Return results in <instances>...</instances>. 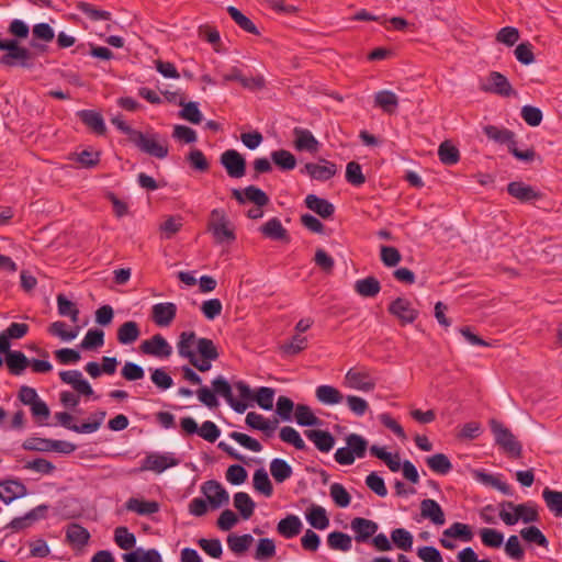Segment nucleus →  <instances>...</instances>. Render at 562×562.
I'll return each instance as SVG.
<instances>
[{
	"label": "nucleus",
	"mask_w": 562,
	"mask_h": 562,
	"mask_svg": "<svg viewBox=\"0 0 562 562\" xmlns=\"http://www.w3.org/2000/svg\"><path fill=\"white\" fill-rule=\"evenodd\" d=\"M195 347L200 357L205 360H217L220 357L215 344L209 338H198Z\"/></svg>",
	"instance_id": "59"
},
{
	"label": "nucleus",
	"mask_w": 562,
	"mask_h": 562,
	"mask_svg": "<svg viewBox=\"0 0 562 562\" xmlns=\"http://www.w3.org/2000/svg\"><path fill=\"white\" fill-rule=\"evenodd\" d=\"M499 518L507 525L514 526L519 520L525 524L539 520V514L536 504L528 502L514 504L513 502H503L501 504Z\"/></svg>",
	"instance_id": "1"
},
{
	"label": "nucleus",
	"mask_w": 562,
	"mask_h": 562,
	"mask_svg": "<svg viewBox=\"0 0 562 562\" xmlns=\"http://www.w3.org/2000/svg\"><path fill=\"white\" fill-rule=\"evenodd\" d=\"M271 159L281 170H292L296 166V158L285 149L273 150Z\"/></svg>",
	"instance_id": "50"
},
{
	"label": "nucleus",
	"mask_w": 562,
	"mask_h": 562,
	"mask_svg": "<svg viewBox=\"0 0 562 562\" xmlns=\"http://www.w3.org/2000/svg\"><path fill=\"white\" fill-rule=\"evenodd\" d=\"M228 177L239 179L246 175V159L235 149L225 150L220 157Z\"/></svg>",
	"instance_id": "8"
},
{
	"label": "nucleus",
	"mask_w": 562,
	"mask_h": 562,
	"mask_svg": "<svg viewBox=\"0 0 562 562\" xmlns=\"http://www.w3.org/2000/svg\"><path fill=\"white\" fill-rule=\"evenodd\" d=\"M295 420L297 425L304 427L321 426L323 420L315 416L310 406L304 404H297L294 412Z\"/></svg>",
	"instance_id": "35"
},
{
	"label": "nucleus",
	"mask_w": 562,
	"mask_h": 562,
	"mask_svg": "<svg viewBox=\"0 0 562 562\" xmlns=\"http://www.w3.org/2000/svg\"><path fill=\"white\" fill-rule=\"evenodd\" d=\"M246 200L252 202L256 206L262 207L269 203V196L265 191L255 187L248 186L245 188Z\"/></svg>",
	"instance_id": "64"
},
{
	"label": "nucleus",
	"mask_w": 562,
	"mask_h": 562,
	"mask_svg": "<svg viewBox=\"0 0 562 562\" xmlns=\"http://www.w3.org/2000/svg\"><path fill=\"white\" fill-rule=\"evenodd\" d=\"M307 347V339L301 335H294L292 339L280 346V350L284 356L291 357L300 353Z\"/></svg>",
	"instance_id": "54"
},
{
	"label": "nucleus",
	"mask_w": 562,
	"mask_h": 562,
	"mask_svg": "<svg viewBox=\"0 0 562 562\" xmlns=\"http://www.w3.org/2000/svg\"><path fill=\"white\" fill-rule=\"evenodd\" d=\"M270 472L278 483H282L290 479L293 471L291 465L283 459L276 458L270 462Z\"/></svg>",
	"instance_id": "42"
},
{
	"label": "nucleus",
	"mask_w": 562,
	"mask_h": 562,
	"mask_svg": "<svg viewBox=\"0 0 562 562\" xmlns=\"http://www.w3.org/2000/svg\"><path fill=\"white\" fill-rule=\"evenodd\" d=\"M274 390L268 386L259 387L254 395V401L265 411H270L273 407Z\"/></svg>",
	"instance_id": "61"
},
{
	"label": "nucleus",
	"mask_w": 562,
	"mask_h": 562,
	"mask_svg": "<svg viewBox=\"0 0 562 562\" xmlns=\"http://www.w3.org/2000/svg\"><path fill=\"white\" fill-rule=\"evenodd\" d=\"M177 305L172 302H164L154 304L151 307V321L158 327H168L177 316Z\"/></svg>",
	"instance_id": "13"
},
{
	"label": "nucleus",
	"mask_w": 562,
	"mask_h": 562,
	"mask_svg": "<svg viewBox=\"0 0 562 562\" xmlns=\"http://www.w3.org/2000/svg\"><path fill=\"white\" fill-rule=\"evenodd\" d=\"M26 494V486L19 480H5L0 482V499L5 504H10Z\"/></svg>",
	"instance_id": "15"
},
{
	"label": "nucleus",
	"mask_w": 562,
	"mask_h": 562,
	"mask_svg": "<svg viewBox=\"0 0 562 562\" xmlns=\"http://www.w3.org/2000/svg\"><path fill=\"white\" fill-rule=\"evenodd\" d=\"M346 180L355 187H360L366 182V177L359 162L350 161L347 164Z\"/></svg>",
	"instance_id": "62"
},
{
	"label": "nucleus",
	"mask_w": 562,
	"mask_h": 562,
	"mask_svg": "<svg viewBox=\"0 0 562 562\" xmlns=\"http://www.w3.org/2000/svg\"><path fill=\"white\" fill-rule=\"evenodd\" d=\"M315 396L317 401L324 405H337L345 398L338 389L327 384L317 386L315 390Z\"/></svg>",
	"instance_id": "31"
},
{
	"label": "nucleus",
	"mask_w": 562,
	"mask_h": 562,
	"mask_svg": "<svg viewBox=\"0 0 562 562\" xmlns=\"http://www.w3.org/2000/svg\"><path fill=\"white\" fill-rule=\"evenodd\" d=\"M104 344V333L101 329H89L80 344L83 350H92L102 347Z\"/></svg>",
	"instance_id": "57"
},
{
	"label": "nucleus",
	"mask_w": 562,
	"mask_h": 562,
	"mask_svg": "<svg viewBox=\"0 0 562 562\" xmlns=\"http://www.w3.org/2000/svg\"><path fill=\"white\" fill-rule=\"evenodd\" d=\"M179 105L182 106V110L180 111V116L183 120H187L193 124H199L202 121V113L199 110L196 102L186 103L184 98H180Z\"/></svg>",
	"instance_id": "53"
},
{
	"label": "nucleus",
	"mask_w": 562,
	"mask_h": 562,
	"mask_svg": "<svg viewBox=\"0 0 562 562\" xmlns=\"http://www.w3.org/2000/svg\"><path fill=\"white\" fill-rule=\"evenodd\" d=\"M252 541L254 538L249 533H245L241 536L229 535L227 537V546L229 550L233 551L235 554L245 553L251 546Z\"/></svg>",
	"instance_id": "45"
},
{
	"label": "nucleus",
	"mask_w": 562,
	"mask_h": 562,
	"mask_svg": "<svg viewBox=\"0 0 562 562\" xmlns=\"http://www.w3.org/2000/svg\"><path fill=\"white\" fill-rule=\"evenodd\" d=\"M59 378L64 383L71 385L79 394L86 396H91L93 394L91 385L86 379H83L82 373L79 370L60 371Z\"/></svg>",
	"instance_id": "14"
},
{
	"label": "nucleus",
	"mask_w": 562,
	"mask_h": 562,
	"mask_svg": "<svg viewBox=\"0 0 562 562\" xmlns=\"http://www.w3.org/2000/svg\"><path fill=\"white\" fill-rule=\"evenodd\" d=\"M227 12L231 15V18L234 20V22L245 32L258 35L259 31L257 26L254 24V22L247 18L241 11H239L237 8L229 5L227 8Z\"/></svg>",
	"instance_id": "44"
},
{
	"label": "nucleus",
	"mask_w": 562,
	"mask_h": 562,
	"mask_svg": "<svg viewBox=\"0 0 562 562\" xmlns=\"http://www.w3.org/2000/svg\"><path fill=\"white\" fill-rule=\"evenodd\" d=\"M344 385L349 389L371 392L375 389L376 381L371 375L369 370L364 368H351L347 371L344 378Z\"/></svg>",
	"instance_id": "5"
},
{
	"label": "nucleus",
	"mask_w": 562,
	"mask_h": 562,
	"mask_svg": "<svg viewBox=\"0 0 562 562\" xmlns=\"http://www.w3.org/2000/svg\"><path fill=\"white\" fill-rule=\"evenodd\" d=\"M125 507L130 512L146 516L159 512V504L156 501H143L135 497L130 498Z\"/></svg>",
	"instance_id": "34"
},
{
	"label": "nucleus",
	"mask_w": 562,
	"mask_h": 562,
	"mask_svg": "<svg viewBox=\"0 0 562 562\" xmlns=\"http://www.w3.org/2000/svg\"><path fill=\"white\" fill-rule=\"evenodd\" d=\"M374 106L384 113L394 114L398 106V97L391 90H381L374 94Z\"/></svg>",
	"instance_id": "27"
},
{
	"label": "nucleus",
	"mask_w": 562,
	"mask_h": 562,
	"mask_svg": "<svg viewBox=\"0 0 562 562\" xmlns=\"http://www.w3.org/2000/svg\"><path fill=\"white\" fill-rule=\"evenodd\" d=\"M279 437L283 442L292 445L297 450H305L306 445L296 429L284 426L280 429Z\"/></svg>",
	"instance_id": "51"
},
{
	"label": "nucleus",
	"mask_w": 562,
	"mask_h": 562,
	"mask_svg": "<svg viewBox=\"0 0 562 562\" xmlns=\"http://www.w3.org/2000/svg\"><path fill=\"white\" fill-rule=\"evenodd\" d=\"M76 8L87 15L91 21L110 20L111 13L109 11L97 9L94 5L88 2L79 1Z\"/></svg>",
	"instance_id": "60"
},
{
	"label": "nucleus",
	"mask_w": 562,
	"mask_h": 562,
	"mask_svg": "<svg viewBox=\"0 0 562 562\" xmlns=\"http://www.w3.org/2000/svg\"><path fill=\"white\" fill-rule=\"evenodd\" d=\"M474 477L477 482H480L483 485L491 486L504 495H512L513 490L510 485H508L506 482L502 481L498 475L490 474L484 471H475Z\"/></svg>",
	"instance_id": "30"
},
{
	"label": "nucleus",
	"mask_w": 562,
	"mask_h": 562,
	"mask_svg": "<svg viewBox=\"0 0 562 562\" xmlns=\"http://www.w3.org/2000/svg\"><path fill=\"white\" fill-rule=\"evenodd\" d=\"M245 422L247 426L252 429L263 431L268 437H270L278 427L277 419L270 422L256 412H249L246 415Z\"/></svg>",
	"instance_id": "23"
},
{
	"label": "nucleus",
	"mask_w": 562,
	"mask_h": 562,
	"mask_svg": "<svg viewBox=\"0 0 562 562\" xmlns=\"http://www.w3.org/2000/svg\"><path fill=\"white\" fill-rule=\"evenodd\" d=\"M207 229L217 244L232 243L236 239L231 222L223 210L214 209L211 212Z\"/></svg>",
	"instance_id": "2"
},
{
	"label": "nucleus",
	"mask_w": 562,
	"mask_h": 562,
	"mask_svg": "<svg viewBox=\"0 0 562 562\" xmlns=\"http://www.w3.org/2000/svg\"><path fill=\"white\" fill-rule=\"evenodd\" d=\"M420 516L429 519L432 524L441 526L445 524V513L440 505L431 498L423 499L420 503Z\"/></svg>",
	"instance_id": "18"
},
{
	"label": "nucleus",
	"mask_w": 562,
	"mask_h": 562,
	"mask_svg": "<svg viewBox=\"0 0 562 562\" xmlns=\"http://www.w3.org/2000/svg\"><path fill=\"white\" fill-rule=\"evenodd\" d=\"M319 162L321 164H305V166L301 169V172L317 181H327L336 176L338 168L335 162L324 158H321Z\"/></svg>",
	"instance_id": "10"
},
{
	"label": "nucleus",
	"mask_w": 562,
	"mask_h": 562,
	"mask_svg": "<svg viewBox=\"0 0 562 562\" xmlns=\"http://www.w3.org/2000/svg\"><path fill=\"white\" fill-rule=\"evenodd\" d=\"M429 469L438 474L445 475L452 470V463L443 453H436L426 459Z\"/></svg>",
	"instance_id": "43"
},
{
	"label": "nucleus",
	"mask_w": 562,
	"mask_h": 562,
	"mask_svg": "<svg viewBox=\"0 0 562 562\" xmlns=\"http://www.w3.org/2000/svg\"><path fill=\"white\" fill-rule=\"evenodd\" d=\"M180 463V460L175 457L173 453H149L143 460L140 470L142 471H153L157 474L162 473L165 470L177 467Z\"/></svg>",
	"instance_id": "7"
},
{
	"label": "nucleus",
	"mask_w": 562,
	"mask_h": 562,
	"mask_svg": "<svg viewBox=\"0 0 562 562\" xmlns=\"http://www.w3.org/2000/svg\"><path fill=\"white\" fill-rule=\"evenodd\" d=\"M442 536L460 539L469 542L473 539L471 527L463 522H453L449 528L445 529Z\"/></svg>",
	"instance_id": "46"
},
{
	"label": "nucleus",
	"mask_w": 562,
	"mask_h": 562,
	"mask_svg": "<svg viewBox=\"0 0 562 562\" xmlns=\"http://www.w3.org/2000/svg\"><path fill=\"white\" fill-rule=\"evenodd\" d=\"M139 350L144 355L156 358H168L172 353V347L160 334L144 340L139 346Z\"/></svg>",
	"instance_id": "12"
},
{
	"label": "nucleus",
	"mask_w": 562,
	"mask_h": 562,
	"mask_svg": "<svg viewBox=\"0 0 562 562\" xmlns=\"http://www.w3.org/2000/svg\"><path fill=\"white\" fill-rule=\"evenodd\" d=\"M389 313L398 318L402 325L412 324L418 317V311L413 307L411 301L397 297L389 305Z\"/></svg>",
	"instance_id": "11"
},
{
	"label": "nucleus",
	"mask_w": 562,
	"mask_h": 562,
	"mask_svg": "<svg viewBox=\"0 0 562 562\" xmlns=\"http://www.w3.org/2000/svg\"><path fill=\"white\" fill-rule=\"evenodd\" d=\"M131 143H133L143 153L158 159H164L168 156L167 143L166 140L159 142V136L157 134H144L138 131L137 133H134V137Z\"/></svg>",
	"instance_id": "3"
},
{
	"label": "nucleus",
	"mask_w": 562,
	"mask_h": 562,
	"mask_svg": "<svg viewBox=\"0 0 562 562\" xmlns=\"http://www.w3.org/2000/svg\"><path fill=\"white\" fill-rule=\"evenodd\" d=\"M90 539V532L79 524L71 522L66 528V540L74 547H85Z\"/></svg>",
	"instance_id": "24"
},
{
	"label": "nucleus",
	"mask_w": 562,
	"mask_h": 562,
	"mask_svg": "<svg viewBox=\"0 0 562 562\" xmlns=\"http://www.w3.org/2000/svg\"><path fill=\"white\" fill-rule=\"evenodd\" d=\"M293 135L294 147L300 151L316 153L319 147L318 140L314 137L311 131L302 127H294Z\"/></svg>",
	"instance_id": "16"
},
{
	"label": "nucleus",
	"mask_w": 562,
	"mask_h": 562,
	"mask_svg": "<svg viewBox=\"0 0 562 562\" xmlns=\"http://www.w3.org/2000/svg\"><path fill=\"white\" fill-rule=\"evenodd\" d=\"M201 492L206 497L210 506L213 509H217L222 506H225L229 502L228 492L223 487V485L215 481L209 480L204 482L201 486Z\"/></svg>",
	"instance_id": "9"
},
{
	"label": "nucleus",
	"mask_w": 562,
	"mask_h": 562,
	"mask_svg": "<svg viewBox=\"0 0 562 562\" xmlns=\"http://www.w3.org/2000/svg\"><path fill=\"white\" fill-rule=\"evenodd\" d=\"M507 191L512 196L521 202H528L540 198V194L535 191L532 187L518 181L508 183Z\"/></svg>",
	"instance_id": "32"
},
{
	"label": "nucleus",
	"mask_w": 562,
	"mask_h": 562,
	"mask_svg": "<svg viewBox=\"0 0 562 562\" xmlns=\"http://www.w3.org/2000/svg\"><path fill=\"white\" fill-rule=\"evenodd\" d=\"M393 543L403 551H409L413 547V536L404 528H396L391 532Z\"/></svg>",
	"instance_id": "58"
},
{
	"label": "nucleus",
	"mask_w": 562,
	"mask_h": 562,
	"mask_svg": "<svg viewBox=\"0 0 562 562\" xmlns=\"http://www.w3.org/2000/svg\"><path fill=\"white\" fill-rule=\"evenodd\" d=\"M304 435L315 445L321 452H329L335 445L334 436L326 430L308 429Z\"/></svg>",
	"instance_id": "19"
},
{
	"label": "nucleus",
	"mask_w": 562,
	"mask_h": 562,
	"mask_svg": "<svg viewBox=\"0 0 562 562\" xmlns=\"http://www.w3.org/2000/svg\"><path fill=\"white\" fill-rule=\"evenodd\" d=\"M303 524L296 515H288L277 525V532L285 539H292L300 535Z\"/></svg>",
	"instance_id": "20"
},
{
	"label": "nucleus",
	"mask_w": 562,
	"mask_h": 562,
	"mask_svg": "<svg viewBox=\"0 0 562 562\" xmlns=\"http://www.w3.org/2000/svg\"><path fill=\"white\" fill-rule=\"evenodd\" d=\"M329 495L336 506L346 508L350 505L351 496L345 486L340 483H333L329 487Z\"/></svg>",
	"instance_id": "52"
},
{
	"label": "nucleus",
	"mask_w": 562,
	"mask_h": 562,
	"mask_svg": "<svg viewBox=\"0 0 562 562\" xmlns=\"http://www.w3.org/2000/svg\"><path fill=\"white\" fill-rule=\"evenodd\" d=\"M490 427L498 446L515 458L521 456L522 447L508 428L496 419L490 422Z\"/></svg>",
	"instance_id": "4"
},
{
	"label": "nucleus",
	"mask_w": 562,
	"mask_h": 562,
	"mask_svg": "<svg viewBox=\"0 0 562 562\" xmlns=\"http://www.w3.org/2000/svg\"><path fill=\"white\" fill-rule=\"evenodd\" d=\"M4 360L10 374L15 376L22 375L30 367V359L20 350L8 353Z\"/></svg>",
	"instance_id": "25"
},
{
	"label": "nucleus",
	"mask_w": 562,
	"mask_h": 562,
	"mask_svg": "<svg viewBox=\"0 0 562 562\" xmlns=\"http://www.w3.org/2000/svg\"><path fill=\"white\" fill-rule=\"evenodd\" d=\"M346 445L350 449L351 454L356 458H364L368 449V440L358 434H349L346 437Z\"/></svg>",
	"instance_id": "47"
},
{
	"label": "nucleus",
	"mask_w": 562,
	"mask_h": 562,
	"mask_svg": "<svg viewBox=\"0 0 562 562\" xmlns=\"http://www.w3.org/2000/svg\"><path fill=\"white\" fill-rule=\"evenodd\" d=\"M327 544L331 550L347 552L351 550L352 539L341 531H333L327 536Z\"/></svg>",
	"instance_id": "41"
},
{
	"label": "nucleus",
	"mask_w": 562,
	"mask_h": 562,
	"mask_svg": "<svg viewBox=\"0 0 562 562\" xmlns=\"http://www.w3.org/2000/svg\"><path fill=\"white\" fill-rule=\"evenodd\" d=\"M276 555V543L270 538H261L257 543L255 559L258 561H267Z\"/></svg>",
	"instance_id": "55"
},
{
	"label": "nucleus",
	"mask_w": 562,
	"mask_h": 562,
	"mask_svg": "<svg viewBox=\"0 0 562 562\" xmlns=\"http://www.w3.org/2000/svg\"><path fill=\"white\" fill-rule=\"evenodd\" d=\"M56 301L58 314L64 317H69L72 323H78L80 312L77 305L69 301L64 294H58Z\"/></svg>",
	"instance_id": "40"
},
{
	"label": "nucleus",
	"mask_w": 562,
	"mask_h": 562,
	"mask_svg": "<svg viewBox=\"0 0 562 562\" xmlns=\"http://www.w3.org/2000/svg\"><path fill=\"white\" fill-rule=\"evenodd\" d=\"M114 541L121 549L131 550L136 544V537L126 527L121 526L114 530Z\"/></svg>",
	"instance_id": "56"
},
{
	"label": "nucleus",
	"mask_w": 562,
	"mask_h": 562,
	"mask_svg": "<svg viewBox=\"0 0 562 562\" xmlns=\"http://www.w3.org/2000/svg\"><path fill=\"white\" fill-rule=\"evenodd\" d=\"M234 506L244 519H249L254 514L256 504L247 493L238 492L234 495Z\"/></svg>",
	"instance_id": "39"
},
{
	"label": "nucleus",
	"mask_w": 562,
	"mask_h": 562,
	"mask_svg": "<svg viewBox=\"0 0 562 562\" xmlns=\"http://www.w3.org/2000/svg\"><path fill=\"white\" fill-rule=\"evenodd\" d=\"M306 520L308 524L318 530H324L329 526V518L326 510L319 505H312L306 513Z\"/></svg>",
	"instance_id": "36"
},
{
	"label": "nucleus",
	"mask_w": 562,
	"mask_h": 562,
	"mask_svg": "<svg viewBox=\"0 0 562 562\" xmlns=\"http://www.w3.org/2000/svg\"><path fill=\"white\" fill-rule=\"evenodd\" d=\"M254 487L266 497H270L272 495L273 486L263 468L256 470L254 473Z\"/></svg>",
	"instance_id": "49"
},
{
	"label": "nucleus",
	"mask_w": 562,
	"mask_h": 562,
	"mask_svg": "<svg viewBox=\"0 0 562 562\" xmlns=\"http://www.w3.org/2000/svg\"><path fill=\"white\" fill-rule=\"evenodd\" d=\"M480 89L504 98L516 94L508 79L499 71H491L485 81L481 82Z\"/></svg>",
	"instance_id": "6"
},
{
	"label": "nucleus",
	"mask_w": 562,
	"mask_h": 562,
	"mask_svg": "<svg viewBox=\"0 0 562 562\" xmlns=\"http://www.w3.org/2000/svg\"><path fill=\"white\" fill-rule=\"evenodd\" d=\"M304 202L307 209L312 210L323 218H329L335 213V206L333 203L315 194H308Z\"/></svg>",
	"instance_id": "21"
},
{
	"label": "nucleus",
	"mask_w": 562,
	"mask_h": 562,
	"mask_svg": "<svg viewBox=\"0 0 562 562\" xmlns=\"http://www.w3.org/2000/svg\"><path fill=\"white\" fill-rule=\"evenodd\" d=\"M260 232L272 240L290 241L289 233L278 217L270 218L260 227Z\"/></svg>",
	"instance_id": "22"
},
{
	"label": "nucleus",
	"mask_w": 562,
	"mask_h": 562,
	"mask_svg": "<svg viewBox=\"0 0 562 562\" xmlns=\"http://www.w3.org/2000/svg\"><path fill=\"white\" fill-rule=\"evenodd\" d=\"M483 132L486 137L497 144H506L508 149L515 140V133L503 127L495 125H486L483 127Z\"/></svg>",
	"instance_id": "29"
},
{
	"label": "nucleus",
	"mask_w": 562,
	"mask_h": 562,
	"mask_svg": "<svg viewBox=\"0 0 562 562\" xmlns=\"http://www.w3.org/2000/svg\"><path fill=\"white\" fill-rule=\"evenodd\" d=\"M480 536L483 544L490 548H499L504 541V535L492 528H482Z\"/></svg>",
	"instance_id": "63"
},
{
	"label": "nucleus",
	"mask_w": 562,
	"mask_h": 562,
	"mask_svg": "<svg viewBox=\"0 0 562 562\" xmlns=\"http://www.w3.org/2000/svg\"><path fill=\"white\" fill-rule=\"evenodd\" d=\"M140 336V329L136 322L128 321L123 323L116 333L117 341L122 345H132Z\"/></svg>",
	"instance_id": "33"
},
{
	"label": "nucleus",
	"mask_w": 562,
	"mask_h": 562,
	"mask_svg": "<svg viewBox=\"0 0 562 562\" xmlns=\"http://www.w3.org/2000/svg\"><path fill=\"white\" fill-rule=\"evenodd\" d=\"M438 156L440 161L447 166L456 165L460 159L459 149L448 140L440 144Z\"/></svg>",
	"instance_id": "48"
},
{
	"label": "nucleus",
	"mask_w": 562,
	"mask_h": 562,
	"mask_svg": "<svg viewBox=\"0 0 562 562\" xmlns=\"http://www.w3.org/2000/svg\"><path fill=\"white\" fill-rule=\"evenodd\" d=\"M381 284L374 277H367L357 280L355 283V291L363 297H374L379 294Z\"/></svg>",
	"instance_id": "37"
},
{
	"label": "nucleus",
	"mask_w": 562,
	"mask_h": 562,
	"mask_svg": "<svg viewBox=\"0 0 562 562\" xmlns=\"http://www.w3.org/2000/svg\"><path fill=\"white\" fill-rule=\"evenodd\" d=\"M196 335L194 331H182L177 342V350L180 357L192 360L198 353L193 350L196 346Z\"/></svg>",
	"instance_id": "28"
},
{
	"label": "nucleus",
	"mask_w": 562,
	"mask_h": 562,
	"mask_svg": "<svg viewBox=\"0 0 562 562\" xmlns=\"http://www.w3.org/2000/svg\"><path fill=\"white\" fill-rule=\"evenodd\" d=\"M542 498L555 517H562V492L546 487L542 491Z\"/></svg>",
	"instance_id": "38"
},
{
	"label": "nucleus",
	"mask_w": 562,
	"mask_h": 562,
	"mask_svg": "<svg viewBox=\"0 0 562 562\" xmlns=\"http://www.w3.org/2000/svg\"><path fill=\"white\" fill-rule=\"evenodd\" d=\"M351 529L355 531L357 542H366L378 530V524L366 518L357 517L351 520Z\"/></svg>",
	"instance_id": "17"
},
{
	"label": "nucleus",
	"mask_w": 562,
	"mask_h": 562,
	"mask_svg": "<svg viewBox=\"0 0 562 562\" xmlns=\"http://www.w3.org/2000/svg\"><path fill=\"white\" fill-rule=\"evenodd\" d=\"M78 116L85 125L92 130L98 135H104L106 132L105 123L102 115L93 110H81Z\"/></svg>",
	"instance_id": "26"
}]
</instances>
